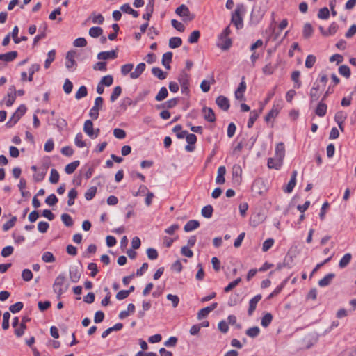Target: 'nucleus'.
<instances>
[{"label":"nucleus","instance_id":"bf43d9fd","mask_svg":"<svg viewBox=\"0 0 356 356\" xmlns=\"http://www.w3.org/2000/svg\"><path fill=\"white\" fill-rule=\"evenodd\" d=\"M339 72L341 75L346 78H349L350 76V70L348 65H343L339 67Z\"/></svg>","mask_w":356,"mask_h":356},{"label":"nucleus","instance_id":"79ce46f5","mask_svg":"<svg viewBox=\"0 0 356 356\" xmlns=\"http://www.w3.org/2000/svg\"><path fill=\"white\" fill-rule=\"evenodd\" d=\"M77 197V191L75 188H72L68 193V206H72L74 204V200Z\"/></svg>","mask_w":356,"mask_h":356},{"label":"nucleus","instance_id":"58836bf2","mask_svg":"<svg viewBox=\"0 0 356 356\" xmlns=\"http://www.w3.org/2000/svg\"><path fill=\"white\" fill-rule=\"evenodd\" d=\"M213 211V207L211 205H207L202 209L201 213L204 218H210L212 216Z\"/></svg>","mask_w":356,"mask_h":356},{"label":"nucleus","instance_id":"39448f33","mask_svg":"<svg viewBox=\"0 0 356 356\" xmlns=\"http://www.w3.org/2000/svg\"><path fill=\"white\" fill-rule=\"evenodd\" d=\"M104 99L102 97H97L95 99L93 107L90 109V118L96 120L99 117V111L102 108Z\"/></svg>","mask_w":356,"mask_h":356},{"label":"nucleus","instance_id":"393cba45","mask_svg":"<svg viewBox=\"0 0 356 356\" xmlns=\"http://www.w3.org/2000/svg\"><path fill=\"white\" fill-rule=\"evenodd\" d=\"M300 71H293L291 74V80L294 82L293 87L295 88H300L302 83L300 80Z\"/></svg>","mask_w":356,"mask_h":356},{"label":"nucleus","instance_id":"4c0bfd02","mask_svg":"<svg viewBox=\"0 0 356 356\" xmlns=\"http://www.w3.org/2000/svg\"><path fill=\"white\" fill-rule=\"evenodd\" d=\"M122 93V88L120 86H115L110 96V101L114 102Z\"/></svg>","mask_w":356,"mask_h":356},{"label":"nucleus","instance_id":"3c124183","mask_svg":"<svg viewBox=\"0 0 356 356\" xmlns=\"http://www.w3.org/2000/svg\"><path fill=\"white\" fill-rule=\"evenodd\" d=\"M83 134L81 133H79L76 134L74 143L78 147H83L86 145V142L83 140Z\"/></svg>","mask_w":356,"mask_h":356},{"label":"nucleus","instance_id":"c9c22d12","mask_svg":"<svg viewBox=\"0 0 356 356\" xmlns=\"http://www.w3.org/2000/svg\"><path fill=\"white\" fill-rule=\"evenodd\" d=\"M40 69V66L39 64L35 63L33 64L29 68V76H28V81H32L33 79V74L38 72Z\"/></svg>","mask_w":356,"mask_h":356},{"label":"nucleus","instance_id":"a18cd8bd","mask_svg":"<svg viewBox=\"0 0 356 356\" xmlns=\"http://www.w3.org/2000/svg\"><path fill=\"white\" fill-rule=\"evenodd\" d=\"M10 314L8 312H5L3 314V322H2V328L4 330H6L10 327Z\"/></svg>","mask_w":356,"mask_h":356},{"label":"nucleus","instance_id":"20e7f679","mask_svg":"<svg viewBox=\"0 0 356 356\" xmlns=\"http://www.w3.org/2000/svg\"><path fill=\"white\" fill-rule=\"evenodd\" d=\"M179 82L181 86V92L188 95L189 93V75L182 71L179 76Z\"/></svg>","mask_w":356,"mask_h":356},{"label":"nucleus","instance_id":"f3484780","mask_svg":"<svg viewBox=\"0 0 356 356\" xmlns=\"http://www.w3.org/2000/svg\"><path fill=\"white\" fill-rule=\"evenodd\" d=\"M283 161L275 156L268 159V167L269 168L279 169L282 165Z\"/></svg>","mask_w":356,"mask_h":356},{"label":"nucleus","instance_id":"bb28decb","mask_svg":"<svg viewBox=\"0 0 356 356\" xmlns=\"http://www.w3.org/2000/svg\"><path fill=\"white\" fill-rule=\"evenodd\" d=\"M280 112V109L277 106H273L272 109L269 111V113L265 116L264 120L268 122L271 119L275 118L277 116Z\"/></svg>","mask_w":356,"mask_h":356},{"label":"nucleus","instance_id":"e433bc0d","mask_svg":"<svg viewBox=\"0 0 356 356\" xmlns=\"http://www.w3.org/2000/svg\"><path fill=\"white\" fill-rule=\"evenodd\" d=\"M168 95V90L165 87H162L157 95L155 97V99L158 102L163 101L165 99Z\"/></svg>","mask_w":356,"mask_h":356},{"label":"nucleus","instance_id":"4be33fe9","mask_svg":"<svg viewBox=\"0 0 356 356\" xmlns=\"http://www.w3.org/2000/svg\"><path fill=\"white\" fill-rule=\"evenodd\" d=\"M319 85L316 83H314L313 87L311 88L309 92V96L311 97V102H315L319 98Z\"/></svg>","mask_w":356,"mask_h":356},{"label":"nucleus","instance_id":"5701e85b","mask_svg":"<svg viewBox=\"0 0 356 356\" xmlns=\"http://www.w3.org/2000/svg\"><path fill=\"white\" fill-rule=\"evenodd\" d=\"M152 73L160 80L166 79L168 73L163 72L161 68L158 67H154L152 69Z\"/></svg>","mask_w":356,"mask_h":356},{"label":"nucleus","instance_id":"338daca9","mask_svg":"<svg viewBox=\"0 0 356 356\" xmlns=\"http://www.w3.org/2000/svg\"><path fill=\"white\" fill-rule=\"evenodd\" d=\"M99 82L102 83L104 86L108 87L113 84V78L111 75H106L103 76Z\"/></svg>","mask_w":356,"mask_h":356},{"label":"nucleus","instance_id":"a211bd4d","mask_svg":"<svg viewBox=\"0 0 356 356\" xmlns=\"http://www.w3.org/2000/svg\"><path fill=\"white\" fill-rule=\"evenodd\" d=\"M226 174V168L225 166H220L218 169V175L216 178L217 184H222L225 181V175Z\"/></svg>","mask_w":356,"mask_h":356},{"label":"nucleus","instance_id":"2f4dec72","mask_svg":"<svg viewBox=\"0 0 356 356\" xmlns=\"http://www.w3.org/2000/svg\"><path fill=\"white\" fill-rule=\"evenodd\" d=\"M141 99L142 98L140 97L139 96L137 97L136 99L134 101L129 97H126L123 99V104L122 106L124 107V109H126L127 106H136Z\"/></svg>","mask_w":356,"mask_h":356},{"label":"nucleus","instance_id":"09e8293b","mask_svg":"<svg viewBox=\"0 0 356 356\" xmlns=\"http://www.w3.org/2000/svg\"><path fill=\"white\" fill-rule=\"evenodd\" d=\"M24 307V303L22 302H17L9 307V310L13 314H16L20 312Z\"/></svg>","mask_w":356,"mask_h":356},{"label":"nucleus","instance_id":"0e129e2a","mask_svg":"<svg viewBox=\"0 0 356 356\" xmlns=\"http://www.w3.org/2000/svg\"><path fill=\"white\" fill-rule=\"evenodd\" d=\"M171 24H172V27L174 29H175L176 30H177L178 31L184 32L185 30L184 25L181 22L177 21L176 19H172Z\"/></svg>","mask_w":356,"mask_h":356},{"label":"nucleus","instance_id":"4d7b16f0","mask_svg":"<svg viewBox=\"0 0 356 356\" xmlns=\"http://www.w3.org/2000/svg\"><path fill=\"white\" fill-rule=\"evenodd\" d=\"M330 17V11L327 8H321L318 13V17L321 19H327Z\"/></svg>","mask_w":356,"mask_h":356},{"label":"nucleus","instance_id":"69168bd1","mask_svg":"<svg viewBox=\"0 0 356 356\" xmlns=\"http://www.w3.org/2000/svg\"><path fill=\"white\" fill-rule=\"evenodd\" d=\"M49 227V224L45 221H40L38 224V229L40 233H46Z\"/></svg>","mask_w":356,"mask_h":356},{"label":"nucleus","instance_id":"a19ab883","mask_svg":"<svg viewBox=\"0 0 356 356\" xmlns=\"http://www.w3.org/2000/svg\"><path fill=\"white\" fill-rule=\"evenodd\" d=\"M260 333V329L257 326L252 327L249 329H248L245 332V334L252 338L257 337Z\"/></svg>","mask_w":356,"mask_h":356},{"label":"nucleus","instance_id":"1a4fd4ad","mask_svg":"<svg viewBox=\"0 0 356 356\" xmlns=\"http://www.w3.org/2000/svg\"><path fill=\"white\" fill-rule=\"evenodd\" d=\"M76 52L74 50L69 51L66 54V62L65 66L68 70L74 67L76 65V62L74 60V57L76 56Z\"/></svg>","mask_w":356,"mask_h":356},{"label":"nucleus","instance_id":"6e6d98bb","mask_svg":"<svg viewBox=\"0 0 356 356\" xmlns=\"http://www.w3.org/2000/svg\"><path fill=\"white\" fill-rule=\"evenodd\" d=\"M241 282V278L238 277L235 280L231 282L227 286L224 288V291L228 293L235 288Z\"/></svg>","mask_w":356,"mask_h":356},{"label":"nucleus","instance_id":"7ed1b4c3","mask_svg":"<svg viewBox=\"0 0 356 356\" xmlns=\"http://www.w3.org/2000/svg\"><path fill=\"white\" fill-rule=\"evenodd\" d=\"M65 280V276L64 274H60L55 280L53 289L54 292L58 295V298L65 291L63 289V286Z\"/></svg>","mask_w":356,"mask_h":356},{"label":"nucleus","instance_id":"ea45409f","mask_svg":"<svg viewBox=\"0 0 356 356\" xmlns=\"http://www.w3.org/2000/svg\"><path fill=\"white\" fill-rule=\"evenodd\" d=\"M17 221V217L15 216H12V218L8 220L6 222H5L3 226L2 229L4 232L8 231L10 229H11L13 227H14L15 222Z\"/></svg>","mask_w":356,"mask_h":356},{"label":"nucleus","instance_id":"774afa93","mask_svg":"<svg viewBox=\"0 0 356 356\" xmlns=\"http://www.w3.org/2000/svg\"><path fill=\"white\" fill-rule=\"evenodd\" d=\"M146 252H147V257L151 260H154L158 258V256H159L158 252L154 248H149L147 250Z\"/></svg>","mask_w":356,"mask_h":356},{"label":"nucleus","instance_id":"b1692460","mask_svg":"<svg viewBox=\"0 0 356 356\" xmlns=\"http://www.w3.org/2000/svg\"><path fill=\"white\" fill-rule=\"evenodd\" d=\"M327 112V105L323 103V101H321L315 111L316 114L319 117H323Z\"/></svg>","mask_w":356,"mask_h":356},{"label":"nucleus","instance_id":"5fc2aeb1","mask_svg":"<svg viewBox=\"0 0 356 356\" xmlns=\"http://www.w3.org/2000/svg\"><path fill=\"white\" fill-rule=\"evenodd\" d=\"M88 95V89L85 86H81L78 91L76 92L75 97L77 99H80L82 97H86Z\"/></svg>","mask_w":356,"mask_h":356},{"label":"nucleus","instance_id":"8fccbe9b","mask_svg":"<svg viewBox=\"0 0 356 356\" xmlns=\"http://www.w3.org/2000/svg\"><path fill=\"white\" fill-rule=\"evenodd\" d=\"M59 177H60V175H59L58 172L56 169L52 168L51 170V173H50V177H49V181L51 184H56L59 181Z\"/></svg>","mask_w":356,"mask_h":356},{"label":"nucleus","instance_id":"864d4df0","mask_svg":"<svg viewBox=\"0 0 356 356\" xmlns=\"http://www.w3.org/2000/svg\"><path fill=\"white\" fill-rule=\"evenodd\" d=\"M215 83V79L213 76L211 77V82H209L206 80H203L200 84V88L204 92H207L210 90L211 83Z\"/></svg>","mask_w":356,"mask_h":356},{"label":"nucleus","instance_id":"052dcab7","mask_svg":"<svg viewBox=\"0 0 356 356\" xmlns=\"http://www.w3.org/2000/svg\"><path fill=\"white\" fill-rule=\"evenodd\" d=\"M58 201V199L56 196L55 194L52 193L47 197L45 199V203L48 204L49 206H54L55 205Z\"/></svg>","mask_w":356,"mask_h":356},{"label":"nucleus","instance_id":"aec40b11","mask_svg":"<svg viewBox=\"0 0 356 356\" xmlns=\"http://www.w3.org/2000/svg\"><path fill=\"white\" fill-rule=\"evenodd\" d=\"M200 226L199 221L196 220H191L186 222V224L184 227V230L186 232H189L193 230L196 229Z\"/></svg>","mask_w":356,"mask_h":356},{"label":"nucleus","instance_id":"cd10ccee","mask_svg":"<svg viewBox=\"0 0 356 356\" xmlns=\"http://www.w3.org/2000/svg\"><path fill=\"white\" fill-rule=\"evenodd\" d=\"M120 10L126 13L132 15L134 17H138V13L131 8L129 3H124L120 7Z\"/></svg>","mask_w":356,"mask_h":356},{"label":"nucleus","instance_id":"c85d7f7f","mask_svg":"<svg viewBox=\"0 0 356 356\" xmlns=\"http://www.w3.org/2000/svg\"><path fill=\"white\" fill-rule=\"evenodd\" d=\"M285 155V149L284 143H280L277 145L275 148V156L283 161Z\"/></svg>","mask_w":356,"mask_h":356},{"label":"nucleus","instance_id":"f257e3e1","mask_svg":"<svg viewBox=\"0 0 356 356\" xmlns=\"http://www.w3.org/2000/svg\"><path fill=\"white\" fill-rule=\"evenodd\" d=\"M245 11V6L243 4H238L236 6L234 12L232 15L231 22L237 29H241L243 26L241 15L244 13Z\"/></svg>","mask_w":356,"mask_h":356},{"label":"nucleus","instance_id":"f03ea898","mask_svg":"<svg viewBox=\"0 0 356 356\" xmlns=\"http://www.w3.org/2000/svg\"><path fill=\"white\" fill-rule=\"evenodd\" d=\"M26 106L24 104H21L10 118L9 120L6 122V126L8 128L13 127L15 124L17 123V122L26 113Z\"/></svg>","mask_w":356,"mask_h":356},{"label":"nucleus","instance_id":"6ab92c4d","mask_svg":"<svg viewBox=\"0 0 356 356\" xmlns=\"http://www.w3.org/2000/svg\"><path fill=\"white\" fill-rule=\"evenodd\" d=\"M335 277L334 273H328L323 279L318 281V285L321 287H325L330 284L332 280Z\"/></svg>","mask_w":356,"mask_h":356},{"label":"nucleus","instance_id":"2eb2a0df","mask_svg":"<svg viewBox=\"0 0 356 356\" xmlns=\"http://www.w3.org/2000/svg\"><path fill=\"white\" fill-rule=\"evenodd\" d=\"M146 65L144 63H139L135 68L134 71L130 73V77L132 79L138 78L145 71Z\"/></svg>","mask_w":356,"mask_h":356},{"label":"nucleus","instance_id":"7c9ffc66","mask_svg":"<svg viewBox=\"0 0 356 356\" xmlns=\"http://www.w3.org/2000/svg\"><path fill=\"white\" fill-rule=\"evenodd\" d=\"M277 67V65H273L271 63H268L262 68V72L266 75H271L273 74Z\"/></svg>","mask_w":356,"mask_h":356},{"label":"nucleus","instance_id":"6e6552de","mask_svg":"<svg viewBox=\"0 0 356 356\" xmlns=\"http://www.w3.org/2000/svg\"><path fill=\"white\" fill-rule=\"evenodd\" d=\"M204 119L209 122H214L216 121V115L211 108L204 106L202 111Z\"/></svg>","mask_w":356,"mask_h":356},{"label":"nucleus","instance_id":"f704fd0d","mask_svg":"<svg viewBox=\"0 0 356 356\" xmlns=\"http://www.w3.org/2000/svg\"><path fill=\"white\" fill-rule=\"evenodd\" d=\"M56 56V51L52 49L49 51L47 54V58L44 62V68L48 69L51 65V63L54 60Z\"/></svg>","mask_w":356,"mask_h":356},{"label":"nucleus","instance_id":"0eeeda50","mask_svg":"<svg viewBox=\"0 0 356 356\" xmlns=\"http://www.w3.org/2000/svg\"><path fill=\"white\" fill-rule=\"evenodd\" d=\"M216 103L220 108L225 111H228L230 106L228 98L223 95L218 96L216 99Z\"/></svg>","mask_w":356,"mask_h":356},{"label":"nucleus","instance_id":"423d86ee","mask_svg":"<svg viewBox=\"0 0 356 356\" xmlns=\"http://www.w3.org/2000/svg\"><path fill=\"white\" fill-rule=\"evenodd\" d=\"M175 13L180 17H188L189 21L193 19L194 17H195L194 15H192L191 17H190V15H191L190 10H189L188 8L184 4H181V6L177 7L175 9Z\"/></svg>","mask_w":356,"mask_h":356},{"label":"nucleus","instance_id":"c03bdc74","mask_svg":"<svg viewBox=\"0 0 356 356\" xmlns=\"http://www.w3.org/2000/svg\"><path fill=\"white\" fill-rule=\"evenodd\" d=\"M61 220L66 227H71L74 224L72 218L67 213H63L61 215Z\"/></svg>","mask_w":356,"mask_h":356},{"label":"nucleus","instance_id":"de8ad7c7","mask_svg":"<svg viewBox=\"0 0 356 356\" xmlns=\"http://www.w3.org/2000/svg\"><path fill=\"white\" fill-rule=\"evenodd\" d=\"M179 102V98H172L162 104V107L171 109L175 107Z\"/></svg>","mask_w":356,"mask_h":356},{"label":"nucleus","instance_id":"9d476101","mask_svg":"<svg viewBox=\"0 0 356 356\" xmlns=\"http://www.w3.org/2000/svg\"><path fill=\"white\" fill-rule=\"evenodd\" d=\"M245 77H242L241 82L239 83V86L236 90L235 91V97L237 99L239 100H243L244 99V92L246 90V83L244 81Z\"/></svg>","mask_w":356,"mask_h":356},{"label":"nucleus","instance_id":"473e14b6","mask_svg":"<svg viewBox=\"0 0 356 356\" xmlns=\"http://www.w3.org/2000/svg\"><path fill=\"white\" fill-rule=\"evenodd\" d=\"M259 112L256 110L252 111L250 113V118L247 124V127L248 128H252L254 122L257 120L259 117Z\"/></svg>","mask_w":356,"mask_h":356},{"label":"nucleus","instance_id":"412c9836","mask_svg":"<svg viewBox=\"0 0 356 356\" xmlns=\"http://www.w3.org/2000/svg\"><path fill=\"white\" fill-rule=\"evenodd\" d=\"M172 53L170 51L163 54L162 56V64L167 69H170V63L172 61Z\"/></svg>","mask_w":356,"mask_h":356},{"label":"nucleus","instance_id":"680f3d73","mask_svg":"<svg viewBox=\"0 0 356 356\" xmlns=\"http://www.w3.org/2000/svg\"><path fill=\"white\" fill-rule=\"evenodd\" d=\"M13 251H14L13 247L11 245H8V246L4 247L1 250V255L3 257H8L13 253Z\"/></svg>","mask_w":356,"mask_h":356},{"label":"nucleus","instance_id":"e2e57ef3","mask_svg":"<svg viewBox=\"0 0 356 356\" xmlns=\"http://www.w3.org/2000/svg\"><path fill=\"white\" fill-rule=\"evenodd\" d=\"M42 259L46 263H51L55 261V257L51 252H45L42 256Z\"/></svg>","mask_w":356,"mask_h":356},{"label":"nucleus","instance_id":"4468645a","mask_svg":"<svg viewBox=\"0 0 356 356\" xmlns=\"http://www.w3.org/2000/svg\"><path fill=\"white\" fill-rule=\"evenodd\" d=\"M232 179L234 182H240L241 179L242 169L238 164H235L232 167Z\"/></svg>","mask_w":356,"mask_h":356},{"label":"nucleus","instance_id":"ddd939ff","mask_svg":"<svg viewBox=\"0 0 356 356\" xmlns=\"http://www.w3.org/2000/svg\"><path fill=\"white\" fill-rule=\"evenodd\" d=\"M262 296L261 294H258L252 298L249 302V308L248 314L249 316H252L254 310L256 309L257 303L260 301Z\"/></svg>","mask_w":356,"mask_h":356},{"label":"nucleus","instance_id":"13d9d810","mask_svg":"<svg viewBox=\"0 0 356 356\" xmlns=\"http://www.w3.org/2000/svg\"><path fill=\"white\" fill-rule=\"evenodd\" d=\"M313 33V28L311 24L307 23L304 26L303 36L306 38H309Z\"/></svg>","mask_w":356,"mask_h":356},{"label":"nucleus","instance_id":"49530a36","mask_svg":"<svg viewBox=\"0 0 356 356\" xmlns=\"http://www.w3.org/2000/svg\"><path fill=\"white\" fill-rule=\"evenodd\" d=\"M200 37V32L197 30L193 31L188 38V42L191 44L196 43L198 42Z\"/></svg>","mask_w":356,"mask_h":356},{"label":"nucleus","instance_id":"72a5a7b5","mask_svg":"<svg viewBox=\"0 0 356 356\" xmlns=\"http://www.w3.org/2000/svg\"><path fill=\"white\" fill-rule=\"evenodd\" d=\"M182 44V40L179 37H172L169 40V47L171 49L179 47Z\"/></svg>","mask_w":356,"mask_h":356},{"label":"nucleus","instance_id":"a878e982","mask_svg":"<svg viewBox=\"0 0 356 356\" xmlns=\"http://www.w3.org/2000/svg\"><path fill=\"white\" fill-rule=\"evenodd\" d=\"M352 259V254L350 253H346L341 259L339 263V267L340 268H346Z\"/></svg>","mask_w":356,"mask_h":356},{"label":"nucleus","instance_id":"c756f323","mask_svg":"<svg viewBox=\"0 0 356 356\" xmlns=\"http://www.w3.org/2000/svg\"><path fill=\"white\" fill-rule=\"evenodd\" d=\"M79 161H74L67 164L65 168V172L68 175L72 174L79 165Z\"/></svg>","mask_w":356,"mask_h":356},{"label":"nucleus","instance_id":"dca6fc26","mask_svg":"<svg viewBox=\"0 0 356 356\" xmlns=\"http://www.w3.org/2000/svg\"><path fill=\"white\" fill-rule=\"evenodd\" d=\"M17 55L18 54L16 51H9L6 54H0V60L11 62L17 58Z\"/></svg>","mask_w":356,"mask_h":356},{"label":"nucleus","instance_id":"f8f14e48","mask_svg":"<svg viewBox=\"0 0 356 356\" xmlns=\"http://www.w3.org/2000/svg\"><path fill=\"white\" fill-rule=\"evenodd\" d=\"M70 277L72 282H77L81 277V272L77 266H71L69 269Z\"/></svg>","mask_w":356,"mask_h":356},{"label":"nucleus","instance_id":"9b49d317","mask_svg":"<svg viewBox=\"0 0 356 356\" xmlns=\"http://www.w3.org/2000/svg\"><path fill=\"white\" fill-rule=\"evenodd\" d=\"M118 57L117 51L115 50L108 51H101L97 54L99 60L115 59Z\"/></svg>","mask_w":356,"mask_h":356},{"label":"nucleus","instance_id":"603ef678","mask_svg":"<svg viewBox=\"0 0 356 356\" xmlns=\"http://www.w3.org/2000/svg\"><path fill=\"white\" fill-rule=\"evenodd\" d=\"M103 29L99 26L90 27V37L97 38L102 35Z\"/></svg>","mask_w":356,"mask_h":356},{"label":"nucleus","instance_id":"37998d69","mask_svg":"<svg viewBox=\"0 0 356 356\" xmlns=\"http://www.w3.org/2000/svg\"><path fill=\"white\" fill-rule=\"evenodd\" d=\"M273 320V316L270 313H266L261 318V325L264 327H267Z\"/></svg>","mask_w":356,"mask_h":356}]
</instances>
